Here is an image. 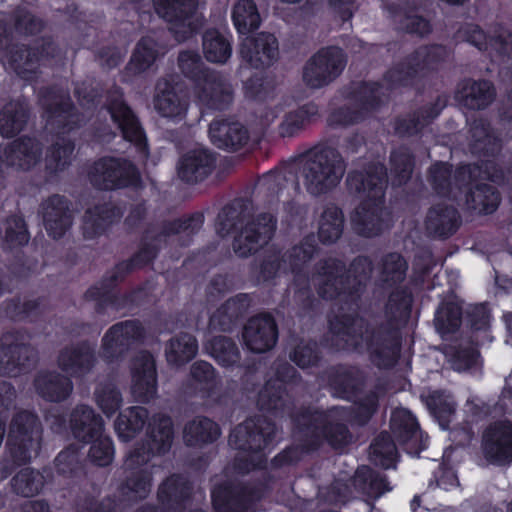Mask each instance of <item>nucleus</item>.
Segmentation results:
<instances>
[{"mask_svg":"<svg viewBox=\"0 0 512 512\" xmlns=\"http://www.w3.org/2000/svg\"><path fill=\"white\" fill-rule=\"evenodd\" d=\"M250 216V202L247 199L236 198L226 204L217 217L218 235H234L233 250L242 258L249 257L259 247L267 244L277 228V218L270 213H259L251 219Z\"/></svg>","mask_w":512,"mask_h":512,"instance_id":"20e7f679","label":"nucleus"},{"mask_svg":"<svg viewBox=\"0 0 512 512\" xmlns=\"http://www.w3.org/2000/svg\"><path fill=\"white\" fill-rule=\"evenodd\" d=\"M217 155L207 148H195L183 154L177 165V174L187 184L206 180L215 170Z\"/></svg>","mask_w":512,"mask_h":512,"instance_id":"bb28decb","label":"nucleus"},{"mask_svg":"<svg viewBox=\"0 0 512 512\" xmlns=\"http://www.w3.org/2000/svg\"><path fill=\"white\" fill-rule=\"evenodd\" d=\"M387 183V167L381 162H370L362 170H352L348 173V190L363 198L351 214V226L357 235L373 238L381 235L387 228Z\"/></svg>","mask_w":512,"mask_h":512,"instance_id":"7ed1b4c3","label":"nucleus"},{"mask_svg":"<svg viewBox=\"0 0 512 512\" xmlns=\"http://www.w3.org/2000/svg\"><path fill=\"white\" fill-rule=\"evenodd\" d=\"M388 11L392 17L397 19L398 31L421 38L432 32L430 21L417 14L418 6L414 1L406 0L401 3H392L388 6Z\"/></svg>","mask_w":512,"mask_h":512,"instance_id":"e433bc0d","label":"nucleus"},{"mask_svg":"<svg viewBox=\"0 0 512 512\" xmlns=\"http://www.w3.org/2000/svg\"><path fill=\"white\" fill-rule=\"evenodd\" d=\"M318 251L314 234L304 236L301 241L287 250L282 257L285 265L294 274H300Z\"/></svg>","mask_w":512,"mask_h":512,"instance_id":"052dcab7","label":"nucleus"},{"mask_svg":"<svg viewBox=\"0 0 512 512\" xmlns=\"http://www.w3.org/2000/svg\"><path fill=\"white\" fill-rule=\"evenodd\" d=\"M239 54L244 63L254 69L272 66L279 56V43L274 34L260 32L241 41Z\"/></svg>","mask_w":512,"mask_h":512,"instance_id":"5701e85b","label":"nucleus"},{"mask_svg":"<svg viewBox=\"0 0 512 512\" xmlns=\"http://www.w3.org/2000/svg\"><path fill=\"white\" fill-rule=\"evenodd\" d=\"M37 361L38 353L28 343L13 341L0 345V376L17 377L28 373Z\"/></svg>","mask_w":512,"mask_h":512,"instance_id":"cd10ccee","label":"nucleus"},{"mask_svg":"<svg viewBox=\"0 0 512 512\" xmlns=\"http://www.w3.org/2000/svg\"><path fill=\"white\" fill-rule=\"evenodd\" d=\"M58 55V46L50 37H42L32 45L16 44L10 49L9 67L20 77L35 73Z\"/></svg>","mask_w":512,"mask_h":512,"instance_id":"aec40b11","label":"nucleus"},{"mask_svg":"<svg viewBox=\"0 0 512 512\" xmlns=\"http://www.w3.org/2000/svg\"><path fill=\"white\" fill-rule=\"evenodd\" d=\"M96 363V347L89 340H80L63 347L57 357L59 369L68 377L75 379L90 374Z\"/></svg>","mask_w":512,"mask_h":512,"instance_id":"4be33fe9","label":"nucleus"},{"mask_svg":"<svg viewBox=\"0 0 512 512\" xmlns=\"http://www.w3.org/2000/svg\"><path fill=\"white\" fill-rule=\"evenodd\" d=\"M421 398L440 427L444 430L448 429L457 408L454 397L445 390L437 389Z\"/></svg>","mask_w":512,"mask_h":512,"instance_id":"864d4df0","label":"nucleus"},{"mask_svg":"<svg viewBox=\"0 0 512 512\" xmlns=\"http://www.w3.org/2000/svg\"><path fill=\"white\" fill-rule=\"evenodd\" d=\"M42 145L34 137L21 136L0 149V162L8 167L29 171L41 159Z\"/></svg>","mask_w":512,"mask_h":512,"instance_id":"c85d7f7f","label":"nucleus"},{"mask_svg":"<svg viewBox=\"0 0 512 512\" xmlns=\"http://www.w3.org/2000/svg\"><path fill=\"white\" fill-rule=\"evenodd\" d=\"M146 330L138 319L113 324L102 338L101 356L112 363L122 359L134 345L143 343Z\"/></svg>","mask_w":512,"mask_h":512,"instance_id":"a211bd4d","label":"nucleus"},{"mask_svg":"<svg viewBox=\"0 0 512 512\" xmlns=\"http://www.w3.org/2000/svg\"><path fill=\"white\" fill-rule=\"evenodd\" d=\"M148 419L149 412L144 407L132 406L120 411L114 423L119 440L128 442L134 439L149 424L151 419Z\"/></svg>","mask_w":512,"mask_h":512,"instance_id":"09e8293b","label":"nucleus"},{"mask_svg":"<svg viewBox=\"0 0 512 512\" xmlns=\"http://www.w3.org/2000/svg\"><path fill=\"white\" fill-rule=\"evenodd\" d=\"M461 223L462 219L458 209L453 205L441 202L428 209L425 227L430 237L446 240L456 234Z\"/></svg>","mask_w":512,"mask_h":512,"instance_id":"473e14b6","label":"nucleus"},{"mask_svg":"<svg viewBox=\"0 0 512 512\" xmlns=\"http://www.w3.org/2000/svg\"><path fill=\"white\" fill-rule=\"evenodd\" d=\"M327 385L334 398L353 403L350 408L352 423L364 427L370 423L380 408V398L385 393L384 385L377 383L360 397L367 383L365 372L356 365L338 364L326 374Z\"/></svg>","mask_w":512,"mask_h":512,"instance_id":"423d86ee","label":"nucleus"},{"mask_svg":"<svg viewBox=\"0 0 512 512\" xmlns=\"http://www.w3.org/2000/svg\"><path fill=\"white\" fill-rule=\"evenodd\" d=\"M246 349L261 354L274 348L278 340V325L270 313H260L248 319L242 330Z\"/></svg>","mask_w":512,"mask_h":512,"instance_id":"b1692460","label":"nucleus"},{"mask_svg":"<svg viewBox=\"0 0 512 512\" xmlns=\"http://www.w3.org/2000/svg\"><path fill=\"white\" fill-rule=\"evenodd\" d=\"M390 430L397 444L403 449L419 453L425 448L420 424L407 408H397L392 412Z\"/></svg>","mask_w":512,"mask_h":512,"instance_id":"c756f323","label":"nucleus"},{"mask_svg":"<svg viewBox=\"0 0 512 512\" xmlns=\"http://www.w3.org/2000/svg\"><path fill=\"white\" fill-rule=\"evenodd\" d=\"M408 262L397 252L385 254L380 261V280L384 289L404 285L407 277Z\"/></svg>","mask_w":512,"mask_h":512,"instance_id":"bf43d9fd","label":"nucleus"},{"mask_svg":"<svg viewBox=\"0 0 512 512\" xmlns=\"http://www.w3.org/2000/svg\"><path fill=\"white\" fill-rule=\"evenodd\" d=\"M465 203L467 208L473 212L490 215L498 209L501 203V194L491 184L477 183L466 191Z\"/></svg>","mask_w":512,"mask_h":512,"instance_id":"49530a36","label":"nucleus"},{"mask_svg":"<svg viewBox=\"0 0 512 512\" xmlns=\"http://www.w3.org/2000/svg\"><path fill=\"white\" fill-rule=\"evenodd\" d=\"M220 435L219 424L206 416H195L183 428L184 443L191 448H203L213 444Z\"/></svg>","mask_w":512,"mask_h":512,"instance_id":"c03bdc74","label":"nucleus"},{"mask_svg":"<svg viewBox=\"0 0 512 512\" xmlns=\"http://www.w3.org/2000/svg\"><path fill=\"white\" fill-rule=\"evenodd\" d=\"M301 156L304 159L302 166L304 186L310 195L327 194L340 183L346 165L336 148L318 144Z\"/></svg>","mask_w":512,"mask_h":512,"instance_id":"1a4fd4ad","label":"nucleus"},{"mask_svg":"<svg viewBox=\"0 0 512 512\" xmlns=\"http://www.w3.org/2000/svg\"><path fill=\"white\" fill-rule=\"evenodd\" d=\"M70 206V201L60 194H52L40 204L43 226L50 238L61 239L71 228L73 214Z\"/></svg>","mask_w":512,"mask_h":512,"instance_id":"a878e982","label":"nucleus"},{"mask_svg":"<svg viewBox=\"0 0 512 512\" xmlns=\"http://www.w3.org/2000/svg\"><path fill=\"white\" fill-rule=\"evenodd\" d=\"M156 13L167 23L184 26L198 7V0H153Z\"/></svg>","mask_w":512,"mask_h":512,"instance_id":"603ef678","label":"nucleus"},{"mask_svg":"<svg viewBox=\"0 0 512 512\" xmlns=\"http://www.w3.org/2000/svg\"><path fill=\"white\" fill-rule=\"evenodd\" d=\"M102 109L109 114L122 139L130 143L139 155L148 157L150 148L146 131L140 118L126 101L121 87L114 85L106 91Z\"/></svg>","mask_w":512,"mask_h":512,"instance_id":"9b49d317","label":"nucleus"},{"mask_svg":"<svg viewBox=\"0 0 512 512\" xmlns=\"http://www.w3.org/2000/svg\"><path fill=\"white\" fill-rule=\"evenodd\" d=\"M31 108L25 99H14L0 109V135L10 139L20 134L27 126Z\"/></svg>","mask_w":512,"mask_h":512,"instance_id":"a19ab883","label":"nucleus"},{"mask_svg":"<svg viewBox=\"0 0 512 512\" xmlns=\"http://www.w3.org/2000/svg\"><path fill=\"white\" fill-rule=\"evenodd\" d=\"M367 323L364 319H359L356 314H335L328 318V334L321 338L320 343L324 348L334 352L359 351L360 342L350 341V339L359 337L363 340L361 335Z\"/></svg>","mask_w":512,"mask_h":512,"instance_id":"6ab92c4d","label":"nucleus"},{"mask_svg":"<svg viewBox=\"0 0 512 512\" xmlns=\"http://www.w3.org/2000/svg\"><path fill=\"white\" fill-rule=\"evenodd\" d=\"M384 304L385 321L367 323L361 335L371 363L379 369L394 368L403 346L402 328L412 314L414 295L409 285L390 287Z\"/></svg>","mask_w":512,"mask_h":512,"instance_id":"f03ea898","label":"nucleus"},{"mask_svg":"<svg viewBox=\"0 0 512 512\" xmlns=\"http://www.w3.org/2000/svg\"><path fill=\"white\" fill-rule=\"evenodd\" d=\"M33 387L44 401L60 403L72 394L73 382L70 377L55 370H41L33 379Z\"/></svg>","mask_w":512,"mask_h":512,"instance_id":"f704fd0d","label":"nucleus"},{"mask_svg":"<svg viewBox=\"0 0 512 512\" xmlns=\"http://www.w3.org/2000/svg\"><path fill=\"white\" fill-rule=\"evenodd\" d=\"M158 388L156 361L150 352L135 357L131 367V393L136 401L148 403Z\"/></svg>","mask_w":512,"mask_h":512,"instance_id":"393cba45","label":"nucleus"},{"mask_svg":"<svg viewBox=\"0 0 512 512\" xmlns=\"http://www.w3.org/2000/svg\"><path fill=\"white\" fill-rule=\"evenodd\" d=\"M122 215L121 209L111 202L95 204L84 213L83 237L87 240H94L106 234Z\"/></svg>","mask_w":512,"mask_h":512,"instance_id":"72a5a7b5","label":"nucleus"},{"mask_svg":"<svg viewBox=\"0 0 512 512\" xmlns=\"http://www.w3.org/2000/svg\"><path fill=\"white\" fill-rule=\"evenodd\" d=\"M46 478L34 468L25 467L19 470L11 479V487L15 494L32 497L43 489Z\"/></svg>","mask_w":512,"mask_h":512,"instance_id":"338daca9","label":"nucleus"},{"mask_svg":"<svg viewBox=\"0 0 512 512\" xmlns=\"http://www.w3.org/2000/svg\"><path fill=\"white\" fill-rule=\"evenodd\" d=\"M204 220L203 212L195 211L173 220H163L159 224V231L151 237H149L150 230H145L139 249L128 259L117 262L109 273L115 276L118 282H124L126 277L135 270L144 269L154 263L166 238L179 234H185L191 238L202 228Z\"/></svg>","mask_w":512,"mask_h":512,"instance_id":"0eeeda50","label":"nucleus"},{"mask_svg":"<svg viewBox=\"0 0 512 512\" xmlns=\"http://www.w3.org/2000/svg\"><path fill=\"white\" fill-rule=\"evenodd\" d=\"M178 66L184 77L194 84L195 95L201 105L215 111L229 109L234 99L231 84L220 72L205 67L198 52H180Z\"/></svg>","mask_w":512,"mask_h":512,"instance_id":"6e6552de","label":"nucleus"},{"mask_svg":"<svg viewBox=\"0 0 512 512\" xmlns=\"http://www.w3.org/2000/svg\"><path fill=\"white\" fill-rule=\"evenodd\" d=\"M75 150V143L68 138L61 137L46 151L45 173L49 178L57 176L71 164V157Z\"/></svg>","mask_w":512,"mask_h":512,"instance_id":"4d7b16f0","label":"nucleus"},{"mask_svg":"<svg viewBox=\"0 0 512 512\" xmlns=\"http://www.w3.org/2000/svg\"><path fill=\"white\" fill-rule=\"evenodd\" d=\"M337 409L301 406L291 413V422L300 443L287 446L276 454L270 461L271 468L278 470L296 467L303 460L304 454L318 452L324 445L334 451H343L350 446L353 434L348 425L331 418V412Z\"/></svg>","mask_w":512,"mask_h":512,"instance_id":"f257e3e1","label":"nucleus"},{"mask_svg":"<svg viewBox=\"0 0 512 512\" xmlns=\"http://www.w3.org/2000/svg\"><path fill=\"white\" fill-rule=\"evenodd\" d=\"M276 434L273 420L255 415L235 426L229 435V444L241 452L261 453L268 448Z\"/></svg>","mask_w":512,"mask_h":512,"instance_id":"dca6fc26","label":"nucleus"},{"mask_svg":"<svg viewBox=\"0 0 512 512\" xmlns=\"http://www.w3.org/2000/svg\"><path fill=\"white\" fill-rule=\"evenodd\" d=\"M205 349L215 362L223 368H232L239 364L241 353L237 343L228 336H213L205 343Z\"/></svg>","mask_w":512,"mask_h":512,"instance_id":"6e6d98bb","label":"nucleus"},{"mask_svg":"<svg viewBox=\"0 0 512 512\" xmlns=\"http://www.w3.org/2000/svg\"><path fill=\"white\" fill-rule=\"evenodd\" d=\"M318 116V105L314 102L305 103L284 115L278 126V134L282 138L295 137L315 121Z\"/></svg>","mask_w":512,"mask_h":512,"instance_id":"de8ad7c7","label":"nucleus"},{"mask_svg":"<svg viewBox=\"0 0 512 512\" xmlns=\"http://www.w3.org/2000/svg\"><path fill=\"white\" fill-rule=\"evenodd\" d=\"M496 90L494 84L486 79L463 80L457 88L456 99L466 108L471 110H483L495 99Z\"/></svg>","mask_w":512,"mask_h":512,"instance_id":"ea45409f","label":"nucleus"},{"mask_svg":"<svg viewBox=\"0 0 512 512\" xmlns=\"http://www.w3.org/2000/svg\"><path fill=\"white\" fill-rule=\"evenodd\" d=\"M481 449L491 464L512 463V422L508 419L491 422L482 432Z\"/></svg>","mask_w":512,"mask_h":512,"instance_id":"412c9836","label":"nucleus"},{"mask_svg":"<svg viewBox=\"0 0 512 512\" xmlns=\"http://www.w3.org/2000/svg\"><path fill=\"white\" fill-rule=\"evenodd\" d=\"M8 20L16 34L20 36H35L45 28V22L34 15L27 7L18 5L8 16Z\"/></svg>","mask_w":512,"mask_h":512,"instance_id":"774afa93","label":"nucleus"},{"mask_svg":"<svg viewBox=\"0 0 512 512\" xmlns=\"http://www.w3.org/2000/svg\"><path fill=\"white\" fill-rule=\"evenodd\" d=\"M42 424L38 415L29 410L16 412L9 425L7 451L14 464L30 462L32 452L40 448Z\"/></svg>","mask_w":512,"mask_h":512,"instance_id":"f8f14e48","label":"nucleus"},{"mask_svg":"<svg viewBox=\"0 0 512 512\" xmlns=\"http://www.w3.org/2000/svg\"><path fill=\"white\" fill-rule=\"evenodd\" d=\"M315 270V290L319 298L334 301L343 296L356 301L371 278L373 262L367 255H358L347 267L342 259L327 257L316 264Z\"/></svg>","mask_w":512,"mask_h":512,"instance_id":"39448f33","label":"nucleus"},{"mask_svg":"<svg viewBox=\"0 0 512 512\" xmlns=\"http://www.w3.org/2000/svg\"><path fill=\"white\" fill-rule=\"evenodd\" d=\"M192 485L180 474L167 477L157 491V500L166 512H178L191 498Z\"/></svg>","mask_w":512,"mask_h":512,"instance_id":"58836bf2","label":"nucleus"},{"mask_svg":"<svg viewBox=\"0 0 512 512\" xmlns=\"http://www.w3.org/2000/svg\"><path fill=\"white\" fill-rule=\"evenodd\" d=\"M354 485L359 491L374 499L391 490L387 476L366 465L357 468Z\"/></svg>","mask_w":512,"mask_h":512,"instance_id":"13d9d810","label":"nucleus"},{"mask_svg":"<svg viewBox=\"0 0 512 512\" xmlns=\"http://www.w3.org/2000/svg\"><path fill=\"white\" fill-rule=\"evenodd\" d=\"M154 107L162 117L182 118L186 114L188 102L176 91L171 82L165 80L163 83H157Z\"/></svg>","mask_w":512,"mask_h":512,"instance_id":"a18cd8bd","label":"nucleus"},{"mask_svg":"<svg viewBox=\"0 0 512 512\" xmlns=\"http://www.w3.org/2000/svg\"><path fill=\"white\" fill-rule=\"evenodd\" d=\"M160 55L158 43L150 36L141 37L135 45L131 57L123 70V81L126 77H136L148 71Z\"/></svg>","mask_w":512,"mask_h":512,"instance_id":"37998d69","label":"nucleus"},{"mask_svg":"<svg viewBox=\"0 0 512 512\" xmlns=\"http://www.w3.org/2000/svg\"><path fill=\"white\" fill-rule=\"evenodd\" d=\"M269 477L249 481L223 480L210 491L213 512H258V505L271 493Z\"/></svg>","mask_w":512,"mask_h":512,"instance_id":"9d476101","label":"nucleus"},{"mask_svg":"<svg viewBox=\"0 0 512 512\" xmlns=\"http://www.w3.org/2000/svg\"><path fill=\"white\" fill-rule=\"evenodd\" d=\"M198 348L194 335L181 332L169 340L165 349L166 360L170 365L181 367L194 359Z\"/></svg>","mask_w":512,"mask_h":512,"instance_id":"5fc2aeb1","label":"nucleus"},{"mask_svg":"<svg viewBox=\"0 0 512 512\" xmlns=\"http://www.w3.org/2000/svg\"><path fill=\"white\" fill-rule=\"evenodd\" d=\"M208 133L214 146L231 152L245 147L250 139L247 127L231 117L214 119Z\"/></svg>","mask_w":512,"mask_h":512,"instance_id":"7c9ffc66","label":"nucleus"},{"mask_svg":"<svg viewBox=\"0 0 512 512\" xmlns=\"http://www.w3.org/2000/svg\"><path fill=\"white\" fill-rule=\"evenodd\" d=\"M69 423L73 437L85 444L104 431L102 417L86 404H78L73 408Z\"/></svg>","mask_w":512,"mask_h":512,"instance_id":"4c0bfd02","label":"nucleus"},{"mask_svg":"<svg viewBox=\"0 0 512 512\" xmlns=\"http://www.w3.org/2000/svg\"><path fill=\"white\" fill-rule=\"evenodd\" d=\"M346 63V55L340 47H322L306 62L303 81L310 88H322L341 75Z\"/></svg>","mask_w":512,"mask_h":512,"instance_id":"f3484780","label":"nucleus"},{"mask_svg":"<svg viewBox=\"0 0 512 512\" xmlns=\"http://www.w3.org/2000/svg\"><path fill=\"white\" fill-rule=\"evenodd\" d=\"M470 150L479 157H495L502 150V140L485 117H477L470 123Z\"/></svg>","mask_w":512,"mask_h":512,"instance_id":"c9c22d12","label":"nucleus"},{"mask_svg":"<svg viewBox=\"0 0 512 512\" xmlns=\"http://www.w3.org/2000/svg\"><path fill=\"white\" fill-rule=\"evenodd\" d=\"M88 177L92 186L101 191H116L141 184L136 164L122 157H100L91 165Z\"/></svg>","mask_w":512,"mask_h":512,"instance_id":"ddd939ff","label":"nucleus"},{"mask_svg":"<svg viewBox=\"0 0 512 512\" xmlns=\"http://www.w3.org/2000/svg\"><path fill=\"white\" fill-rule=\"evenodd\" d=\"M38 102L47 125L59 134L70 133L80 127L81 113L68 90L58 85L40 88Z\"/></svg>","mask_w":512,"mask_h":512,"instance_id":"4468645a","label":"nucleus"},{"mask_svg":"<svg viewBox=\"0 0 512 512\" xmlns=\"http://www.w3.org/2000/svg\"><path fill=\"white\" fill-rule=\"evenodd\" d=\"M231 19L240 35H248L257 30L261 17L254 0H238L232 7Z\"/></svg>","mask_w":512,"mask_h":512,"instance_id":"680f3d73","label":"nucleus"},{"mask_svg":"<svg viewBox=\"0 0 512 512\" xmlns=\"http://www.w3.org/2000/svg\"><path fill=\"white\" fill-rule=\"evenodd\" d=\"M146 441L129 452L125 459L127 470L145 469L143 466L154 456L169 452L174 438V427L170 416L155 414L148 424Z\"/></svg>","mask_w":512,"mask_h":512,"instance_id":"2eb2a0df","label":"nucleus"},{"mask_svg":"<svg viewBox=\"0 0 512 512\" xmlns=\"http://www.w3.org/2000/svg\"><path fill=\"white\" fill-rule=\"evenodd\" d=\"M252 298L248 293H238L228 298L209 317L211 330L231 332L245 317L251 307Z\"/></svg>","mask_w":512,"mask_h":512,"instance_id":"2f4dec72","label":"nucleus"},{"mask_svg":"<svg viewBox=\"0 0 512 512\" xmlns=\"http://www.w3.org/2000/svg\"><path fill=\"white\" fill-rule=\"evenodd\" d=\"M381 89L382 85L378 81H362L350 93V99L358 104L359 110L367 117L368 114L376 112L382 107Z\"/></svg>","mask_w":512,"mask_h":512,"instance_id":"69168bd1","label":"nucleus"},{"mask_svg":"<svg viewBox=\"0 0 512 512\" xmlns=\"http://www.w3.org/2000/svg\"><path fill=\"white\" fill-rule=\"evenodd\" d=\"M257 405L260 411L277 417L292 410L294 399L287 387H280L274 380H267L258 393Z\"/></svg>","mask_w":512,"mask_h":512,"instance_id":"79ce46f5","label":"nucleus"},{"mask_svg":"<svg viewBox=\"0 0 512 512\" xmlns=\"http://www.w3.org/2000/svg\"><path fill=\"white\" fill-rule=\"evenodd\" d=\"M462 318H464V312L460 304L454 301H443L435 312V328L442 336L454 334L461 327Z\"/></svg>","mask_w":512,"mask_h":512,"instance_id":"0e129e2a","label":"nucleus"},{"mask_svg":"<svg viewBox=\"0 0 512 512\" xmlns=\"http://www.w3.org/2000/svg\"><path fill=\"white\" fill-rule=\"evenodd\" d=\"M344 213L334 203L326 205L318 221L317 237L323 245L336 243L344 231Z\"/></svg>","mask_w":512,"mask_h":512,"instance_id":"8fccbe9b","label":"nucleus"},{"mask_svg":"<svg viewBox=\"0 0 512 512\" xmlns=\"http://www.w3.org/2000/svg\"><path fill=\"white\" fill-rule=\"evenodd\" d=\"M202 48L206 60L211 63H225L232 54L231 41L215 28L204 32Z\"/></svg>","mask_w":512,"mask_h":512,"instance_id":"e2e57ef3","label":"nucleus"},{"mask_svg":"<svg viewBox=\"0 0 512 512\" xmlns=\"http://www.w3.org/2000/svg\"><path fill=\"white\" fill-rule=\"evenodd\" d=\"M416 158L406 145H400L391 150L389 155L390 178L394 187L406 185L412 178Z\"/></svg>","mask_w":512,"mask_h":512,"instance_id":"3c124183","label":"nucleus"}]
</instances>
